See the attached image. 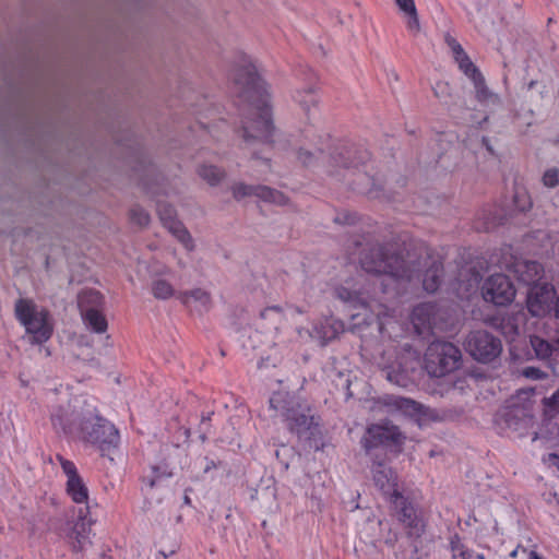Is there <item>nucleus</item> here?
<instances>
[{
    "instance_id": "1",
    "label": "nucleus",
    "mask_w": 559,
    "mask_h": 559,
    "mask_svg": "<svg viewBox=\"0 0 559 559\" xmlns=\"http://www.w3.org/2000/svg\"><path fill=\"white\" fill-rule=\"evenodd\" d=\"M231 93L241 119V138L245 143L271 144L274 126L271 118L265 83L255 64L243 60L233 73Z\"/></svg>"
},
{
    "instance_id": "2",
    "label": "nucleus",
    "mask_w": 559,
    "mask_h": 559,
    "mask_svg": "<svg viewBox=\"0 0 559 559\" xmlns=\"http://www.w3.org/2000/svg\"><path fill=\"white\" fill-rule=\"evenodd\" d=\"M318 144L313 150L301 147L298 151V159L307 166L312 165L314 159H320L325 164L330 176L338 177L340 180L354 176L355 179H348V185L352 186L353 190L377 197L380 186L376 183V179L366 171L358 169L370 157L366 150L348 144L331 145L330 136H319Z\"/></svg>"
},
{
    "instance_id": "3",
    "label": "nucleus",
    "mask_w": 559,
    "mask_h": 559,
    "mask_svg": "<svg viewBox=\"0 0 559 559\" xmlns=\"http://www.w3.org/2000/svg\"><path fill=\"white\" fill-rule=\"evenodd\" d=\"M360 265L367 273L388 275L394 281H412L420 277L419 265L411 259L405 260L393 243H372L360 253Z\"/></svg>"
},
{
    "instance_id": "4",
    "label": "nucleus",
    "mask_w": 559,
    "mask_h": 559,
    "mask_svg": "<svg viewBox=\"0 0 559 559\" xmlns=\"http://www.w3.org/2000/svg\"><path fill=\"white\" fill-rule=\"evenodd\" d=\"M270 406L281 411V415L284 417L290 432L297 435L299 439L313 441V447L319 448V441L322 439L320 418L310 414L308 407L294 401L285 402L281 394L273 395L270 399Z\"/></svg>"
},
{
    "instance_id": "5",
    "label": "nucleus",
    "mask_w": 559,
    "mask_h": 559,
    "mask_svg": "<svg viewBox=\"0 0 559 559\" xmlns=\"http://www.w3.org/2000/svg\"><path fill=\"white\" fill-rule=\"evenodd\" d=\"M76 435L85 443L95 447L103 456H110L120 439L116 427L97 414L81 419Z\"/></svg>"
},
{
    "instance_id": "6",
    "label": "nucleus",
    "mask_w": 559,
    "mask_h": 559,
    "mask_svg": "<svg viewBox=\"0 0 559 559\" xmlns=\"http://www.w3.org/2000/svg\"><path fill=\"white\" fill-rule=\"evenodd\" d=\"M14 312L16 319L31 334L33 344H43L51 337L52 325L49 322V312L46 309H38L32 299H17Z\"/></svg>"
},
{
    "instance_id": "7",
    "label": "nucleus",
    "mask_w": 559,
    "mask_h": 559,
    "mask_svg": "<svg viewBox=\"0 0 559 559\" xmlns=\"http://www.w3.org/2000/svg\"><path fill=\"white\" fill-rule=\"evenodd\" d=\"M405 440L397 426L391 424L370 425L360 440L369 459L388 457V448L401 447Z\"/></svg>"
},
{
    "instance_id": "8",
    "label": "nucleus",
    "mask_w": 559,
    "mask_h": 559,
    "mask_svg": "<svg viewBox=\"0 0 559 559\" xmlns=\"http://www.w3.org/2000/svg\"><path fill=\"white\" fill-rule=\"evenodd\" d=\"M495 424L500 432L514 433L518 437L525 436L533 426L532 401L518 403L511 400L508 405L497 413Z\"/></svg>"
},
{
    "instance_id": "9",
    "label": "nucleus",
    "mask_w": 559,
    "mask_h": 559,
    "mask_svg": "<svg viewBox=\"0 0 559 559\" xmlns=\"http://www.w3.org/2000/svg\"><path fill=\"white\" fill-rule=\"evenodd\" d=\"M411 320L416 333L423 337L444 332L452 325L449 310L435 302H421L414 307Z\"/></svg>"
},
{
    "instance_id": "10",
    "label": "nucleus",
    "mask_w": 559,
    "mask_h": 559,
    "mask_svg": "<svg viewBox=\"0 0 559 559\" xmlns=\"http://www.w3.org/2000/svg\"><path fill=\"white\" fill-rule=\"evenodd\" d=\"M461 361V349L453 343L441 340L431 342L425 354L426 368L435 377L456 370Z\"/></svg>"
},
{
    "instance_id": "11",
    "label": "nucleus",
    "mask_w": 559,
    "mask_h": 559,
    "mask_svg": "<svg viewBox=\"0 0 559 559\" xmlns=\"http://www.w3.org/2000/svg\"><path fill=\"white\" fill-rule=\"evenodd\" d=\"M466 353L480 364L495 362L502 353V341L486 330L471 331L464 341Z\"/></svg>"
},
{
    "instance_id": "12",
    "label": "nucleus",
    "mask_w": 559,
    "mask_h": 559,
    "mask_svg": "<svg viewBox=\"0 0 559 559\" xmlns=\"http://www.w3.org/2000/svg\"><path fill=\"white\" fill-rule=\"evenodd\" d=\"M390 502L399 521L407 530V536L414 539L420 538L425 533L426 525L409 499L401 493L394 495Z\"/></svg>"
},
{
    "instance_id": "13",
    "label": "nucleus",
    "mask_w": 559,
    "mask_h": 559,
    "mask_svg": "<svg viewBox=\"0 0 559 559\" xmlns=\"http://www.w3.org/2000/svg\"><path fill=\"white\" fill-rule=\"evenodd\" d=\"M481 295L486 301L496 306H508L515 297V288L509 276L497 273L484 282Z\"/></svg>"
},
{
    "instance_id": "14",
    "label": "nucleus",
    "mask_w": 559,
    "mask_h": 559,
    "mask_svg": "<svg viewBox=\"0 0 559 559\" xmlns=\"http://www.w3.org/2000/svg\"><path fill=\"white\" fill-rule=\"evenodd\" d=\"M371 462L370 472L372 475L373 483L383 495L389 497V500L394 495H401L402 492L397 489V475L389 466V457L385 459H369Z\"/></svg>"
},
{
    "instance_id": "15",
    "label": "nucleus",
    "mask_w": 559,
    "mask_h": 559,
    "mask_svg": "<svg viewBox=\"0 0 559 559\" xmlns=\"http://www.w3.org/2000/svg\"><path fill=\"white\" fill-rule=\"evenodd\" d=\"M233 198L240 201L248 197H257L265 202H271L277 205L287 203V198L278 190L272 189L262 185H247L245 182H236L230 187Z\"/></svg>"
},
{
    "instance_id": "16",
    "label": "nucleus",
    "mask_w": 559,
    "mask_h": 559,
    "mask_svg": "<svg viewBox=\"0 0 559 559\" xmlns=\"http://www.w3.org/2000/svg\"><path fill=\"white\" fill-rule=\"evenodd\" d=\"M556 296V290L552 284L548 282H538L527 289V309L535 316L539 317L546 313Z\"/></svg>"
},
{
    "instance_id": "17",
    "label": "nucleus",
    "mask_w": 559,
    "mask_h": 559,
    "mask_svg": "<svg viewBox=\"0 0 559 559\" xmlns=\"http://www.w3.org/2000/svg\"><path fill=\"white\" fill-rule=\"evenodd\" d=\"M530 342L536 358L550 369L554 374H559L557 371L559 366V336L546 340L534 335L531 336Z\"/></svg>"
},
{
    "instance_id": "18",
    "label": "nucleus",
    "mask_w": 559,
    "mask_h": 559,
    "mask_svg": "<svg viewBox=\"0 0 559 559\" xmlns=\"http://www.w3.org/2000/svg\"><path fill=\"white\" fill-rule=\"evenodd\" d=\"M88 507L80 508L78 511V521L73 525L71 532L68 535L71 548L75 552L84 551L91 542V526L94 521L88 518Z\"/></svg>"
},
{
    "instance_id": "19",
    "label": "nucleus",
    "mask_w": 559,
    "mask_h": 559,
    "mask_svg": "<svg viewBox=\"0 0 559 559\" xmlns=\"http://www.w3.org/2000/svg\"><path fill=\"white\" fill-rule=\"evenodd\" d=\"M512 272L520 283H523L528 288L544 277V267L537 261L531 260H515L511 265Z\"/></svg>"
},
{
    "instance_id": "20",
    "label": "nucleus",
    "mask_w": 559,
    "mask_h": 559,
    "mask_svg": "<svg viewBox=\"0 0 559 559\" xmlns=\"http://www.w3.org/2000/svg\"><path fill=\"white\" fill-rule=\"evenodd\" d=\"M79 416L70 409V406H56L50 414V420L56 430H60L66 435H76L79 425L76 420Z\"/></svg>"
},
{
    "instance_id": "21",
    "label": "nucleus",
    "mask_w": 559,
    "mask_h": 559,
    "mask_svg": "<svg viewBox=\"0 0 559 559\" xmlns=\"http://www.w3.org/2000/svg\"><path fill=\"white\" fill-rule=\"evenodd\" d=\"M508 214L503 209L497 205L484 207L478 214L474 223V227L478 231H489L499 225L504 224Z\"/></svg>"
},
{
    "instance_id": "22",
    "label": "nucleus",
    "mask_w": 559,
    "mask_h": 559,
    "mask_svg": "<svg viewBox=\"0 0 559 559\" xmlns=\"http://www.w3.org/2000/svg\"><path fill=\"white\" fill-rule=\"evenodd\" d=\"M385 404L411 417L420 418L426 415V408L424 405L407 397L390 396L385 401Z\"/></svg>"
},
{
    "instance_id": "23",
    "label": "nucleus",
    "mask_w": 559,
    "mask_h": 559,
    "mask_svg": "<svg viewBox=\"0 0 559 559\" xmlns=\"http://www.w3.org/2000/svg\"><path fill=\"white\" fill-rule=\"evenodd\" d=\"M415 367L404 366L401 361L397 362V366H388L382 369V376L391 383L405 388L408 385L411 381L409 371H413Z\"/></svg>"
},
{
    "instance_id": "24",
    "label": "nucleus",
    "mask_w": 559,
    "mask_h": 559,
    "mask_svg": "<svg viewBox=\"0 0 559 559\" xmlns=\"http://www.w3.org/2000/svg\"><path fill=\"white\" fill-rule=\"evenodd\" d=\"M443 274V265L440 261L433 260L423 274V287L428 293H435L440 284Z\"/></svg>"
},
{
    "instance_id": "25",
    "label": "nucleus",
    "mask_w": 559,
    "mask_h": 559,
    "mask_svg": "<svg viewBox=\"0 0 559 559\" xmlns=\"http://www.w3.org/2000/svg\"><path fill=\"white\" fill-rule=\"evenodd\" d=\"M177 298L187 307L191 308V300L199 304V311H207L211 308V295L201 289L195 288L189 292H181L177 295Z\"/></svg>"
},
{
    "instance_id": "26",
    "label": "nucleus",
    "mask_w": 559,
    "mask_h": 559,
    "mask_svg": "<svg viewBox=\"0 0 559 559\" xmlns=\"http://www.w3.org/2000/svg\"><path fill=\"white\" fill-rule=\"evenodd\" d=\"M79 307L81 310V314L87 313V310L90 309L94 311L103 310L104 296L95 289L84 290L79 296Z\"/></svg>"
},
{
    "instance_id": "27",
    "label": "nucleus",
    "mask_w": 559,
    "mask_h": 559,
    "mask_svg": "<svg viewBox=\"0 0 559 559\" xmlns=\"http://www.w3.org/2000/svg\"><path fill=\"white\" fill-rule=\"evenodd\" d=\"M399 9L407 16V28L413 33L420 31V23L414 0H395Z\"/></svg>"
},
{
    "instance_id": "28",
    "label": "nucleus",
    "mask_w": 559,
    "mask_h": 559,
    "mask_svg": "<svg viewBox=\"0 0 559 559\" xmlns=\"http://www.w3.org/2000/svg\"><path fill=\"white\" fill-rule=\"evenodd\" d=\"M67 492L75 503H86L88 500V489L81 476L67 479Z\"/></svg>"
},
{
    "instance_id": "29",
    "label": "nucleus",
    "mask_w": 559,
    "mask_h": 559,
    "mask_svg": "<svg viewBox=\"0 0 559 559\" xmlns=\"http://www.w3.org/2000/svg\"><path fill=\"white\" fill-rule=\"evenodd\" d=\"M334 295L337 299L348 304L354 309L366 308V299L355 290H350L344 286H338L334 289Z\"/></svg>"
},
{
    "instance_id": "30",
    "label": "nucleus",
    "mask_w": 559,
    "mask_h": 559,
    "mask_svg": "<svg viewBox=\"0 0 559 559\" xmlns=\"http://www.w3.org/2000/svg\"><path fill=\"white\" fill-rule=\"evenodd\" d=\"M82 318L86 326L95 333H104L108 328L103 310L94 311L90 309L87 313L82 314Z\"/></svg>"
},
{
    "instance_id": "31",
    "label": "nucleus",
    "mask_w": 559,
    "mask_h": 559,
    "mask_svg": "<svg viewBox=\"0 0 559 559\" xmlns=\"http://www.w3.org/2000/svg\"><path fill=\"white\" fill-rule=\"evenodd\" d=\"M295 100L301 106V108L309 112L311 107H316L318 104V97L316 95V86L310 84L304 90H299L294 95Z\"/></svg>"
},
{
    "instance_id": "32",
    "label": "nucleus",
    "mask_w": 559,
    "mask_h": 559,
    "mask_svg": "<svg viewBox=\"0 0 559 559\" xmlns=\"http://www.w3.org/2000/svg\"><path fill=\"white\" fill-rule=\"evenodd\" d=\"M171 476H173L171 468L169 467V465L167 463L163 462L158 465L152 466V475L145 476L143 478V480L147 484V486L150 488H154V487L160 485V483L164 479L169 478Z\"/></svg>"
},
{
    "instance_id": "33",
    "label": "nucleus",
    "mask_w": 559,
    "mask_h": 559,
    "mask_svg": "<svg viewBox=\"0 0 559 559\" xmlns=\"http://www.w3.org/2000/svg\"><path fill=\"white\" fill-rule=\"evenodd\" d=\"M156 211L164 226L167 227L168 229L179 223V221L176 218V210L174 209L173 205L164 201L157 200Z\"/></svg>"
},
{
    "instance_id": "34",
    "label": "nucleus",
    "mask_w": 559,
    "mask_h": 559,
    "mask_svg": "<svg viewBox=\"0 0 559 559\" xmlns=\"http://www.w3.org/2000/svg\"><path fill=\"white\" fill-rule=\"evenodd\" d=\"M198 173L211 186L218 185L225 177V173L213 165H202L199 167Z\"/></svg>"
},
{
    "instance_id": "35",
    "label": "nucleus",
    "mask_w": 559,
    "mask_h": 559,
    "mask_svg": "<svg viewBox=\"0 0 559 559\" xmlns=\"http://www.w3.org/2000/svg\"><path fill=\"white\" fill-rule=\"evenodd\" d=\"M152 293L157 299H168L175 295V289L165 280H156L152 284Z\"/></svg>"
},
{
    "instance_id": "36",
    "label": "nucleus",
    "mask_w": 559,
    "mask_h": 559,
    "mask_svg": "<svg viewBox=\"0 0 559 559\" xmlns=\"http://www.w3.org/2000/svg\"><path fill=\"white\" fill-rule=\"evenodd\" d=\"M513 206L519 212H526L532 207V200L523 188H516L513 193Z\"/></svg>"
},
{
    "instance_id": "37",
    "label": "nucleus",
    "mask_w": 559,
    "mask_h": 559,
    "mask_svg": "<svg viewBox=\"0 0 559 559\" xmlns=\"http://www.w3.org/2000/svg\"><path fill=\"white\" fill-rule=\"evenodd\" d=\"M169 230L175 235V237L185 246V248L189 251L194 249L193 239L187 228L179 222Z\"/></svg>"
},
{
    "instance_id": "38",
    "label": "nucleus",
    "mask_w": 559,
    "mask_h": 559,
    "mask_svg": "<svg viewBox=\"0 0 559 559\" xmlns=\"http://www.w3.org/2000/svg\"><path fill=\"white\" fill-rule=\"evenodd\" d=\"M459 63L460 69L472 80L480 75V71L474 66L469 57L465 53L464 56L455 59Z\"/></svg>"
},
{
    "instance_id": "39",
    "label": "nucleus",
    "mask_w": 559,
    "mask_h": 559,
    "mask_svg": "<svg viewBox=\"0 0 559 559\" xmlns=\"http://www.w3.org/2000/svg\"><path fill=\"white\" fill-rule=\"evenodd\" d=\"M130 219L140 227H144L150 223V215L144 209L135 205L130 210Z\"/></svg>"
},
{
    "instance_id": "40",
    "label": "nucleus",
    "mask_w": 559,
    "mask_h": 559,
    "mask_svg": "<svg viewBox=\"0 0 559 559\" xmlns=\"http://www.w3.org/2000/svg\"><path fill=\"white\" fill-rule=\"evenodd\" d=\"M472 81H473L474 86H475L476 98L479 102H485L489 97L492 96L491 93L489 92V90L487 88V86L485 84V79H484V76L481 74L478 75L477 78H475Z\"/></svg>"
},
{
    "instance_id": "41",
    "label": "nucleus",
    "mask_w": 559,
    "mask_h": 559,
    "mask_svg": "<svg viewBox=\"0 0 559 559\" xmlns=\"http://www.w3.org/2000/svg\"><path fill=\"white\" fill-rule=\"evenodd\" d=\"M260 318L270 320L272 324H276L283 318V309L280 306L267 307L260 312Z\"/></svg>"
},
{
    "instance_id": "42",
    "label": "nucleus",
    "mask_w": 559,
    "mask_h": 559,
    "mask_svg": "<svg viewBox=\"0 0 559 559\" xmlns=\"http://www.w3.org/2000/svg\"><path fill=\"white\" fill-rule=\"evenodd\" d=\"M57 457L60 462L63 473L67 476V479L71 480V479L80 476L78 473V469L72 461H69V460L62 457L61 455H58Z\"/></svg>"
},
{
    "instance_id": "43",
    "label": "nucleus",
    "mask_w": 559,
    "mask_h": 559,
    "mask_svg": "<svg viewBox=\"0 0 559 559\" xmlns=\"http://www.w3.org/2000/svg\"><path fill=\"white\" fill-rule=\"evenodd\" d=\"M145 171L147 173L146 176L141 179L143 188L152 195H158L159 191L156 187L159 186V182L156 181L155 183H151L148 181V179L146 178L151 175H154V171H155L154 167L152 165H150L147 168H145Z\"/></svg>"
},
{
    "instance_id": "44",
    "label": "nucleus",
    "mask_w": 559,
    "mask_h": 559,
    "mask_svg": "<svg viewBox=\"0 0 559 559\" xmlns=\"http://www.w3.org/2000/svg\"><path fill=\"white\" fill-rule=\"evenodd\" d=\"M543 183L548 188H555L559 185V170L557 168L547 169L543 175Z\"/></svg>"
},
{
    "instance_id": "45",
    "label": "nucleus",
    "mask_w": 559,
    "mask_h": 559,
    "mask_svg": "<svg viewBox=\"0 0 559 559\" xmlns=\"http://www.w3.org/2000/svg\"><path fill=\"white\" fill-rule=\"evenodd\" d=\"M522 374L531 380H544L548 378V373L540 368L528 366L522 370Z\"/></svg>"
},
{
    "instance_id": "46",
    "label": "nucleus",
    "mask_w": 559,
    "mask_h": 559,
    "mask_svg": "<svg viewBox=\"0 0 559 559\" xmlns=\"http://www.w3.org/2000/svg\"><path fill=\"white\" fill-rule=\"evenodd\" d=\"M444 40L449 48L451 49L454 59H457L462 56H464L466 52L464 51L463 47L460 45V43L452 37L450 34H447L444 37Z\"/></svg>"
},
{
    "instance_id": "47",
    "label": "nucleus",
    "mask_w": 559,
    "mask_h": 559,
    "mask_svg": "<svg viewBox=\"0 0 559 559\" xmlns=\"http://www.w3.org/2000/svg\"><path fill=\"white\" fill-rule=\"evenodd\" d=\"M432 91L433 95L441 102L447 103V98L450 97V86L447 82H437Z\"/></svg>"
},
{
    "instance_id": "48",
    "label": "nucleus",
    "mask_w": 559,
    "mask_h": 559,
    "mask_svg": "<svg viewBox=\"0 0 559 559\" xmlns=\"http://www.w3.org/2000/svg\"><path fill=\"white\" fill-rule=\"evenodd\" d=\"M357 218L358 217H357L356 213L342 212V213L336 214V216L334 217V222L336 224H342V225H354V224H356Z\"/></svg>"
},
{
    "instance_id": "49",
    "label": "nucleus",
    "mask_w": 559,
    "mask_h": 559,
    "mask_svg": "<svg viewBox=\"0 0 559 559\" xmlns=\"http://www.w3.org/2000/svg\"><path fill=\"white\" fill-rule=\"evenodd\" d=\"M501 328L504 334H519L518 326L513 323V319L511 317L501 319Z\"/></svg>"
},
{
    "instance_id": "50",
    "label": "nucleus",
    "mask_w": 559,
    "mask_h": 559,
    "mask_svg": "<svg viewBox=\"0 0 559 559\" xmlns=\"http://www.w3.org/2000/svg\"><path fill=\"white\" fill-rule=\"evenodd\" d=\"M213 412H210V413H206V414H203L202 417H201V436L200 438L202 439V441H205L206 439V435L209 432V423L211 421L212 419V416H213Z\"/></svg>"
},
{
    "instance_id": "51",
    "label": "nucleus",
    "mask_w": 559,
    "mask_h": 559,
    "mask_svg": "<svg viewBox=\"0 0 559 559\" xmlns=\"http://www.w3.org/2000/svg\"><path fill=\"white\" fill-rule=\"evenodd\" d=\"M468 271L471 272V277L468 278L469 286L478 285L481 278L480 273L472 267Z\"/></svg>"
},
{
    "instance_id": "52",
    "label": "nucleus",
    "mask_w": 559,
    "mask_h": 559,
    "mask_svg": "<svg viewBox=\"0 0 559 559\" xmlns=\"http://www.w3.org/2000/svg\"><path fill=\"white\" fill-rule=\"evenodd\" d=\"M549 465L555 466L559 471V455L556 453H549L548 456L544 460Z\"/></svg>"
},
{
    "instance_id": "53",
    "label": "nucleus",
    "mask_w": 559,
    "mask_h": 559,
    "mask_svg": "<svg viewBox=\"0 0 559 559\" xmlns=\"http://www.w3.org/2000/svg\"><path fill=\"white\" fill-rule=\"evenodd\" d=\"M452 559H468V557L462 548L453 547Z\"/></svg>"
},
{
    "instance_id": "54",
    "label": "nucleus",
    "mask_w": 559,
    "mask_h": 559,
    "mask_svg": "<svg viewBox=\"0 0 559 559\" xmlns=\"http://www.w3.org/2000/svg\"><path fill=\"white\" fill-rule=\"evenodd\" d=\"M555 314L557 318H559V296L557 297L556 304H555Z\"/></svg>"
},
{
    "instance_id": "55",
    "label": "nucleus",
    "mask_w": 559,
    "mask_h": 559,
    "mask_svg": "<svg viewBox=\"0 0 559 559\" xmlns=\"http://www.w3.org/2000/svg\"><path fill=\"white\" fill-rule=\"evenodd\" d=\"M530 559H543V558L536 551H531Z\"/></svg>"
},
{
    "instance_id": "56",
    "label": "nucleus",
    "mask_w": 559,
    "mask_h": 559,
    "mask_svg": "<svg viewBox=\"0 0 559 559\" xmlns=\"http://www.w3.org/2000/svg\"><path fill=\"white\" fill-rule=\"evenodd\" d=\"M216 465L214 461H211L204 468L205 472H209L211 468H214Z\"/></svg>"
},
{
    "instance_id": "57",
    "label": "nucleus",
    "mask_w": 559,
    "mask_h": 559,
    "mask_svg": "<svg viewBox=\"0 0 559 559\" xmlns=\"http://www.w3.org/2000/svg\"><path fill=\"white\" fill-rule=\"evenodd\" d=\"M464 271H465V270L463 269V270H461V271H460V273H459V280H460V281H463Z\"/></svg>"
},
{
    "instance_id": "58",
    "label": "nucleus",
    "mask_w": 559,
    "mask_h": 559,
    "mask_svg": "<svg viewBox=\"0 0 559 559\" xmlns=\"http://www.w3.org/2000/svg\"><path fill=\"white\" fill-rule=\"evenodd\" d=\"M483 142L486 144L487 150L491 152V147L487 144V139L484 138Z\"/></svg>"
},
{
    "instance_id": "59",
    "label": "nucleus",
    "mask_w": 559,
    "mask_h": 559,
    "mask_svg": "<svg viewBox=\"0 0 559 559\" xmlns=\"http://www.w3.org/2000/svg\"><path fill=\"white\" fill-rule=\"evenodd\" d=\"M253 158H259L258 154L255 152L252 153Z\"/></svg>"
},
{
    "instance_id": "60",
    "label": "nucleus",
    "mask_w": 559,
    "mask_h": 559,
    "mask_svg": "<svg viewBox=\"0 0 559 559\" xmlns=\"http://www.w3.org/2000/svg\"><path fill=\"white\" fill-rule=\"evenodd\" d=\"M512 557H515L516 556V551L514 550L512 554H511Z\"/></svg>"
},
{
    "instance_id": "61",
    "label": "nucleus",
    "mask_w": 559,
    "mask_h": 559,
    "mask_svg": "<svg viewBox=\"0 0 559 559\" xmlns=\"http://www.w3.org/2000/svg\"><path fill=\"white\" fill-rule=\"evenodd\" d=\"M557 252H558V255H559V246L557 247Z\"/></svg>"
}]
</instances>
